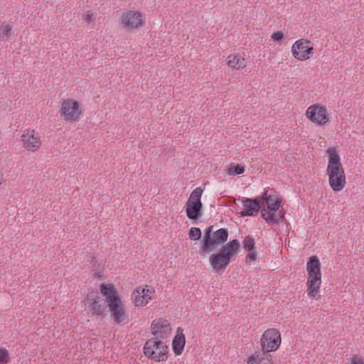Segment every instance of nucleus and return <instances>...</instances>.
I'll list each match as a JSON object with an SVG mask.
<instances>
[{"label": "nucleus", "instance_id": "f257e3e1", "mask_svg": "<svg viewBox=\"0 0 364 364\" xmlns=\"http://www.w3.org/2000/svg\"><path fill=\"white\" fill-rule=\"evenodd\" d=\"M99 290L105 298L110 315L115 323L120 324L128 321V314L126 311L123 301L112 283H102Z\"/></svg>", "mask_w": 364, "mask_h": 364}, {"label": "nucleus", "instance_id": "f03ea898", "mask_svg": "<svg viewBox=\"0 0 364 364\" xmlns=\"http://www.w3.org/2000/svg\"><path fill=\"white\" fill-rule=\"evenodd\" d=\"M326 154L329 186L333 191H341L346 185V177L338 152L335 147H330L326 149Z\"/></svg>", "mask_w": 364, "mask_h": 364}, {"label": "nucleus", "instance_id": "7ed1b4c3", "mask_svg": "<svg viewBox=\"0 0 364 364\" xmlns=\"http://www.w3.org/2000/svg\"><path fill=\"white\" fill-rule=\"evenodd\" d=\"M322 283L321 264L316 256H311L306 262V294L316 300L321 299L320 289Z\"/></svg>", "mask_w": 364, "mask_h": 364}, {"label": "nucleus", "instance_id": "20e7f679", "mask_svg": "<svg viewBox=\"0 0 364 364\" xmlns=\"http://www.w3.org/2000/svg\"><path fill=\"white\" fill-rule=\"evenodd\" d=\"M261 203H266L267 209L262 210L263 218L269 223H277L284 218V213L279 210L282 203V198L273 190L269 188L264 189L262 196L259 198Z\"/></svg>", "mask_w": 364, "mask_h": 364}, {"label": "nucleus", "instance_id": "39448f33", "mask_svg": "<svg viewBox=\"0 0 364 364\" xmlns=\"http://www.w3.org/2000/svg\"><path fill=\"white\" fill-rule=\"evenodd\" d=\"M143 353L146 358L153 362L164 363L168 358L169 348L161 339L151 338L145 342Z\"/></svg>", "mask_w": 364, "mask_h": 364}, {"label": "nucleus", "instance_id": "423d86ee", "mask_svg": "<svg viewBox=\"0 0 364 364\" xmlns=\"http://www.w3.org/2000/svg\"><path fill=\"white\" fill-rule=\"evenodd\" d=\"M240 247V245L239 242L237 240H233L223 246L219 252L212 255L210 257V262L213 268L216 272L223 271L230 263L232 257L236 254Z\"/></svg>", "mask_w": 364, "mask_h": 364}, {"label": "nucleus", "instance_id": "0eeeda50", "mask_svg": "<svg viewBox=\"0 0 364 364\" xmlns=\"http://www.w3.org/2000/svg\"><path fill=\"white\" fill-rule=\"evenodd\" d=\"M104 296L97 291H89L83 299V306L89 316H104L107 311Z\"/></svg>", "mask_w": 364, "mask_h": 364}, {"label": "nucleus", "instance_id": "6e6552de", "mask_svg": "<svg viewBox=\"0 0 364 364\" xmlns=\"http://www.w3.org/2000/svg\"><path fill=\"white\" fill-rule=\"evenodd\" d=\"M59 113L66 122H77L83 114L81 104L73 98H66L61 101Z\"/></svg>", "mask_w": 364, "mask_h": 364}, {"label": "nucleus", "instance_id": "1a4fd4ad", "mask_svg": "<svg viewBox=\"0 0 364 364\" xmlns=\"http://www.w3.org/2000/svg\"><path fill=\"white\" fill-rule=\"evenodd\" d=\"M259 344L262 353L267 354L277 351L282 344L280 331L275 328H267L262 334Z\"/></svg>", "mask_w": 364, "mask_h": 364}, {"label": "nucleus", "instance_id": "9d476101", "mask_svg": "<svg viewBox=\"0 0 364 364\" xmlns=\"http://www.w3.org/2000/svg\"><path fill=\"white\" fill-rule=\"evenodd\" d=\"M156 296L155 288L149 284L136 287L131 294V301L134 306L141 308L148 305Z\"/></svg>", "mask_w": 364, "mask_h": 364}, {"label": "nucleus", "instance_id": "9b49d317", "mask_svg": "<svg viewBox=\"0 0 364 364\" xmlns=\"http://www.w3.org/2000/svg\"><path fill=\"white\" fill-rule=\"evenodd\" d=\"M306 117L314 124L325 127L330 122V114L326 105L314 103L306 110Z\"/></svg>", "mask_w": 364, "mask_h": 364}, {"label": "nucleus", "instance_id": "f8f14e48", "mask_svg": "<svg viewBox=\"0 0 364 364\" xmlns=\"http://www.w3.org/2000/svg\"><path fill=\"white\" fill-rule=\"evenodd\" d=\"M203 189L200 187L195 188L190 194L186 205L185 210L190 220H197L201 215L203 204L201 202Z\"/></svg>", "mask_w": 364, "mask_h": 364}, {"label": "nucleus", "instance_id": "ddd939ff", "mask_svg": "<svg viewBox=\"0 0 364 364\" xmlns=\"http://www.w3.org/2000/svg\"><path fill=\"white\" fill-rule=\"evenodd\" d=\"M145 23V15L140 11L124 10L120 13L119 24L125 29L136 30L143 27Z\"/></svg>", "mask_w": 364, "mask_h": 364}, {"label": "nucleus", "instance_id": "4468645a", "mask_svg": "<svg viewBox=\"0 0 364 364\" xmlns=\"http://www.w3.org/2000/svg\"><path fill=\"white\" fill-rule=\"evenodd\" d=\"M213 226L208 227L205 232L203 251L205 252L213 250L216 246L225 242L228 237L225 229H220L212 232Z\"/></svg>", "mask_w": 364, "mask_h": 364}, {"label": "nucleus", "instance_id": "2eb2a0df", "mask_svg": "<svg viewBox=\"0 0 364 364\" xmlns=\"http://www.w3.org/2000/svg\"><path fill=\"white\" fill-rule=\"evenodd\" d=\"M314 45L311 41L306 38H300L296 41L291 46L293 57L299 61H305L310 59L314 55Z\"/></svg>", "mask_w": 364, "mask_h": 364}, {"label": "nucleus", "instance_id": "dca6fc26", "mask_svg": "<svg viewBox=\"0 0 364 364\" xmlns=\"http://www.w3.org/2000/svg\"><path fill=\"white\" fill-rule=\"evenodd\" d=\"M172 326L168 319L164 317L154 318L150 325V332L156 339H165L172 333Z\"/></svg>", "mask_w": 364, "mask_h": 364}, {"label": "nucleus", "instance_id": "f3484780", "mask_svg": "<svg viewBox=\"0 0 364 364\" xmlns=\"http://www.w3.org/2000/svg\"><path fill=\"white\" fill-rule=\"evenodd\" d=\"M23 146L30 151H35L41 145L38 134L34 130L27 129L21 135Z\"/></svg>", "mask_w": 364, "mask_h": 364}, {"label": "nucleus", "instance_id": "a211bd4d", "mask_svg": "<svg viewBox=\"0 0 364 364\" xmlns=\"http://www.w3.org/2000/svg\"><path fill=\"white\" fill-rule=\"evenodd\" d=\"M186 342L184 329L182 327H178L171 343L172 350L176 356L182 355L185 348Z\"/></svg>", "mask_w": 364, "mask_h": 364}, {"label": "nucleus", "instance_id": "6ab92c4d", "mask_svg": "<svg viewBox=\"0 0 364 364\" xmlns=\"http://www.w3.org/2000/svg\"><path fill=\"white\" fill-rule=\"evenodd\" d=\"M227 65L232 70H239L246 68L247 61L240 53H232L226 58Z\"/></svg>", "mask_w": 364, "mask_h": 364}, {"label": "nucleus", "instance_id": "aec40b11", "mask_svg": "<svg viewBox=\"0 0 364 364\" xmlns=\"http://www.w3.org/2000/svg\"><path fill=\"white\" fill-rule=\"evenodd\" d=\"M245 364H274V361L271 355L256 351L247 357Z\"/></svg>", "mask_w": 364, "mask_h": 364}, {"label": "nucleus", "instance_id": "412c9836", "mask_svg": "<svg viewBox=\"0 0 364 364\" xmlns=\"http://www.w3.org/2000/svg\"><path fill=\"white\" fill-rule=\"evenodd\" d=\"M261 200L259 198L255 200L245 199L242 202L243 210L241 212L242 215H254L257 214L260 208Z\"/></svg>", "mask_w": 364, "mask_h": 364}, {"label": "nucleus", "instance_id": "4be33fe9", "mask_svg": "<svg viewBox=\"0 0 364 364\" xmlns=\"http://www.w3.org/2000/svg\"><path fill=\"white\" fill-rule=\"evenodd\" d=\"M245 172V166L241 164L230 166L227 169V173L230 176H236Z\"/></svg>", "mask_w": 364, "mask_h": 364}, {"label": "nucleus", "instance_id": "5701e85b", "mask_svg": "<svg viewBox=\"0 0 364 364\" xmlns=\"http://www.w3.org/2000/svg\"><path fill=\"white\" fill-rule=\"evenodd\" d=\"M10 361V355L8 350L5 348H0V364H7Z\"/></svg>", "mask_w": 364, "mask_h": 364}, {"label": "nucleus", "instance_id": "b1692460", "mask_svg": "<svg viewBox=\"0 0 364 364\" xmlns=\"http://www.w3.org/2000/svg\"><path fill=\"white\" fill-rule=\"evenodd\" d=\"M243 247L247 251H252L255 248V240L253 238L247 236L244 239Z\"/></svg>", "mask_w": 364, "mask_h": 364}, {"label": "nucleus", "instance_id": "393cba45", "mask_svg": "<svg viewBox=\"0 0 364 364\" xmlns=\"http://www.w3.org/2000/svg\"><path fill=\"white\" fill-rule=\"evenodd\" d=\"M189 237L193 240H198L201 237V231L198 228H191L189 230Z\"/></svg>", "mask_w": 364, "mask_h": 364}, {"label": "nucleus", "instance_id": "a878e982", "mask_svg": "<svg viewBox=\"0 0 364 364\" xmlns=\"http://www.w3.org/2000/svg\"><path fill=\"white\" fill-rule=\"evenodd\" d=\"M11 26L9 24L3 25L1 27L2 37H9L11 31Z\"/></svg>", "mask_w": 364, "mask_h": 364}, {"label": "nucleus", "instance_id": "bb28decb", "mask_svg": "<svg viewBox=\"0 0 364 364\" xmlns=\"http://www.w3.org/2000/svg\"><path fill=\"white\" fill-rule=\"evenodd\" d=\"M350 364H364V360L360 355H354L350 358Z\"/></svg>", "mask_w": 364, "mask_h": 364}, {"label": "nucleus", "instance_id": "cd10ccee", "mask_svg": "<svg viewBox=\"0 0 364 364\" xmlns=\"http://www.w3.org/2000/svg\"><path fill=\"white\" fill-rule=\"evenodd\" d=\"M271 38L274 41H279L283 39L284 33L281 31H277L272 34Z\"/></svg>", "mask_w": 364, "mask_h": 364}, {"label": "nucleus", "instance_id": "c85d7f7f", "mask_svg": "<svg viewBox=\"0 0 364 364\" xmlns=\"http://www.w3.org/2000/svg\"><path fill=\"white\" fill-rule=\"evenodd\" d=\"M250 252L247 254L246 258H247V260H250V261H255L256 260V254L254 251V250L252 251H249Z\"/></svg>", "mask_w": 364, "mask_h": 364}, {"label": "nucleus", "instance_id": "c756f323", "mask_svg": "<svg viewBox=\"0 0 364 364\" xmlns=\"http://www.w3.org/2000/svg\"><path fill=\"white\" fill-rule=\"evenodd\" d=\"M93 14L90 11H87L84 16V19L85 21H90L92 20Z\"/></svg>", "mask_w": 364, "mask_h": 364}, {"label": "nucleus", "instance_id": "7c9ffc66", "mask_svg": "<svg viewBox=\"0 0 364 364\" xmlns=\"http://www.w3.org/2000/svg\"><path fill=\"white\" fill-rule=\"evenodd\" d=\"M4 181V176L3 174L0 172V185L3 183Z\"/></svg>", "mask_w": 364, "mask_h": 364}, {"label": "nucleus", "instance_id": "2f4dec72", "mask_svg": "<svg viewBox=\"0 0 364 364\" xmlns=\"http://www.w3.org/2000/svg\"><path fill=\"white\" fill-rule=\"evenodd\" d=\"M101 276L100 274L95 275V277H100Z\"/></svg>", "mask_w": 364, "mask_h": 364}]
</instances>
